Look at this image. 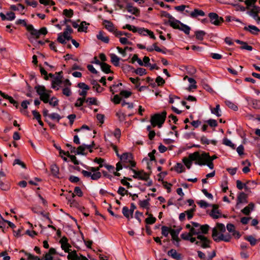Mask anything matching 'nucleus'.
I'll use <instances>...</instances> for the list:
<instances>
[{
  "label": "nucleus",
  "mask_w": 260,
  "mask_h": 260,
  "mask_svg": "<svg viewBox=\"0 0 260 260\" xmlns=\"http://www.w3.org/2000/svg\"><path fill=\"white\" fill-rule=\"evenodd\" d=\"M103 166V164L96 167L85 166V168L88 171L83 170L81 173L86 178H90L93 180H98L102 177L101 173L99 171Z\"/></svg>",
  "instance_id": "f257e3e1"
},
{
  "label": "nucleus",
  "mask_w": 260,
  "mask_h": 260,
  "mask_svg": "<svg viewBox=\"0 0 260 260\" xmlns=\"http://www.w3.org/2000/svg\"><path fill=\"white\" fill-rule=\"evenodd\" d=\"M166 116L167 112L166 111L152 115L150 119L152 126L153 127L157 126L159 128H160L165 121Z\"/></svg>",
  "instance_id": "f03ea898"
},
{
  "label": "nucleus",
  "mask_w": 260,
  "mask_h": 260,
  "mask_svg": "<svg viewBox=\"0 0 260 260\" xmlns=\"http://www.w3.org/2000/svg\"><path fill=\"white\" fill-rule=\"evenodd\" d=\"M216 158H217V156L215 155L210 156L209 153L203 152L200 154L199 166L207 165L210 169H213L214 165L212 161Z\"/></svg>",
  "instance_id": "7ed1b4c3"
},
{
  "label": "nucleus",
  "mask_w": 260,
  "mask_h": 260,
  "mask_svg": "<svg viewBox=\"0 0 260 260\" xmlns=\"http://www.w3.org/2000/svg\"><path fill=\"white\" fill-rule=\"evenodd\" d=\"M182 160L187 168L189 169L191 168L192 161H195V164L199 165L200 154L198 151H196L189 154L188 157H184Z\"/></svg>",
  "instance_id": "20e7f679"
},
{
  "label": "nucleus",
  "mask_w": 260,
  "mask_h": 260,
  "mask_svg": "<svg viewBox=\"0 0 260 260\" xmlns=\"http://www.w3.org/2000/svg\"><path fill=\"white\" fill-rule=\"evenodd\" d=\"M212 236L213 237V240L218 242L221 241H223L224 242H229L230 241L232 237L230 235H223L222 234L219 235L217 233V231L216 228H213L212 230Z\"/></svg>",
  "instance_id": "39448f33"
},
{
  "label": "nucleus",
  "mask_w": 260,
  "mask_h": 260,
  "mask_svg": "<svg viewBox=\"0 0 260 260\" xmlns=\"http://www.w3.org/2000/svg\"><path fill=\"white\" fill-rule=\"evenodd\" d=\"M171 27L174 29H178L183 31L186 35H189L190 30L189 26L183 24L178 20L175 21V23H172Z\"/></svg>",
  "instance_id": "423d86ee"
},
{
  "label": "nucleus",
  "mask_w": 260,
  "mask_h": 260,
  "mask_svg": "<svg viewBox=\"0 0 260 260\" xmlns=\"http://www.w3.org/2000/svg\"><path fill=\"white\" fill-rule=\"evenodd\" d=\"M197 238L199 241H196V245L200 246L203 248L210 247V241L207 237L202 235H198Z\"/></svg>",
  "instance_id": "0eeeda50"
},
{
  "label": "nucleus",
  "mask_w": 260,
  "mask_h": 260,
  "mask_svg": "<svg viewBox=\"0 0 260 260\" xmlns=\"http://www.w3.org/2000/svg\"><path fill=\"white\" fill-rule=\"evenodd\" d=\"M132 171L134 173L133 177L135 179L147 181L149 178V175L145 172L143 170L138 171L134 169H132Z\"/></svg>",
  "instance_id": "6e6552de"
},
{
  "label": "nucleus",
  "mask_w": 260,
  "mask_h": 260,
  "mask_svg": "<svg viewBox=\"0 0 260 260\" xmlns=\"http://www.w3.org/2000/svg\"><path fill=\"white\" fill-rule=\"evenodd\" d=\"M211 23L215 25H219L223 22V19L215 13H210L208 15Z\"/></svg>",
  "instance_id": "1a4fd4ad"
},
{
  "label": "nucleus",
  "mask_w": 260,
  "mask_h": 260,
  "mask_svg": "<svg viewBox=\"0 0 260 260\" xmlns=\"http://www.w3.org/2000/svg\"><path fill=\"white\" fill-rule=\"evenodd\" d=\"M67 258L69 260H88L87 258L81 254L79 256L76 250L69 252Z\"/></svg>",
  "instance_id": "9d476101"
},
{
  "label": "nucleus",
  "mask_w": 260,
  "mask_h": 260,
  "mask_svg": "<svg viewBox=\"0 0 260 260\" xmlns=\"http://www.w3.org/2000/svg\"><path fill=\"white\" fill-rule=\"evenodd\" d=\"M62 72H58L57 73L58 76L55 77L52 81V87L56 90H58L59 89V87L60 86V84L62 83V77L60 76V74Z\"/></svg>",
  "instance_id": "9b49d317"
},
{
  "label": "nucleus",
  "mask_w": 260,
  "mask_h": 260,
  "mask_svg": "<svg viewBox=\"0 0 260 260\" xmlns=\"http://www.w3.org/2000/svg\"><path fill=\"white\" fill-rule=\"evenodd\" d=\"M61 244V248L65 252H70V248L71 247L70 244L68 243V240L66 237H62L59 241Z\"/></svg>",
  "instance_id": "f8f14e48"
},
{
  "label": "nucleus",
  "mask_w": 260,
  "mask_h": 260,
  "mask_svg": "<svg viewBox=\"0 0 260 260\" xmlns=\"http://www.w3.org/2000/svg\"><path fill=\"white\" fill-rule=\"evenodd\" d=\"M125 9L128 12L133 15H135L136 16H138L140 15V10L134 7L131 3H127L126 5Z\"/></svg>",
  "instance_id": "ddd939ff"
},
{
  "label": "nucleus",
  "mask_w": 260,
  "mask_h": 260,
  "mask_svg": "<svg viewBox=\"0 0 260 260\" xmlns=\"http://www.w3.org/2000/svg\"><path fill=\"white\" fill-rule=\"evenodd\" d=\"M0 17L2 20L12 21L15 18V13L13 12H9L5 15L3 13H0Z\"/></svg>",
  "instance_id": "4468645a"
},
{
  "label": "nucleus",
  "mask_w": 260,
  "mask_h": 260,
  "mask_svg": "<svg viewBox=\"0 0 260 260\" xmlns=\"http://www.w3.org/2000/svg\"><path fill=\"white\" fill-rule=\"evenodd\" d=\"M94 142H92V145H82L81 146H79L77 149V154H84V151L85 149H89L90 152H92L91 148L93 147V145H94Z\"/></svg>",
  "instance_id": "2eb2a0df"
},
{
  "label": "nucleus",
  "mask_w": 260,
  "mask_h": 260,
  "mask_svg": "<svg viewBox=\"0 0 260 260\" xmlns=\"http://www.w3.org/2000/svg\"><path fill=\"white\" fill-rule=\"evenodd\" d=\"M168 255L176 260H181L182 258L181 254L177 252V251L174 249L169 250Z\"/></svg>",
  "instance_id": "dca6fc26"
},
{
  "label": "nucleus",
  "mask_w": 260,
  "mask_h": 260,
  "mask_svg": "<svg viewBox=\"0 0 260 260\" xmlns=\"http://www.w3.org/2000/svg\"><path fill=\"white\" fill-rule=\"evenodd\" d=\"M244 29L249 31L253 35H257L260 31L258 27L252 25H249L247 26H245Z\"/></svg>",
  "instance_id": "f3484780"
},
{
  "label": "nucleus",
  "mask_w": 260,
  "mask_h": 260,
  "mask_svg": "<svg viewBox=\"0 0 260 260\" xmlns=\"http://www.w3.org/2000/svg\"><path fill=\"white\" fill-rule=\"evenodd\" d=\"M180 229L177 230H171L170 234L172 236V239L177 242V245L178 246L180 239L178 238V234L180 232Z\"/></svg>",
  "instance_id": "a211bd4d"
},
{
  "label": "nucleus",
  "mask_w": 260,
  "mask_h": 260,
  "mask_svg": "<svg viewBox=\"0 0 260 260\" xmlns=\"http://www.w3.org/2000/svg\"><path fill=\"white\" fill-rule=\"evenodd\" d=\"M119 158L124 162H128L133 158L132 153L128 152L123 153L120 155Z\"/></svg>",
  "instance_id": "6ab92c4d"
},
{
  "label": "nucleus",
  "mask_w": 260,
  "mask_h": 260,
  "mask_svg": "<svg viewBox=\"0 0 260 260\" xmlns=\"http://www.w3.org/2000/svg\"><path fill=\"white\" fill-rule=\"evenodd\" d=\"M205 15V13L203 11L198 9H194V10L190 13V16L192 18H196L199 16H204Z\"/></svg>",
  "instance_id": "aec40b11"
},
{
  "label": "nucleus",
  "mask_w": 260,
  "mask_h": 260,
  "mask_svg": "<svg viewBox=\"0 0 260 260\" xmlns=\"http://www.w3.org/2000/svg\"><path fill=\"white\" fill-rule=\"evenodd\" d=\"M161 13L162 16L169 18L168 23L170 26H171L172 23H175V21L177 20V19L173 17L170 14L166 11H161Z\"/></svg>",
  "instance_id": "412c9836"
},
{
  "label": "nucleus",
  "mask_w": 260,
  "mask_h": 260,
  "mask_svg": "<svg viewBox=\"0 0 260 260\" xmlns=\"http://www.w3.org/2000/svg\"><path fill=\"white\" fill-rule=\"evenodd\" d=\"M254 207V204L252 203H250L247 206L244 207L241 211L244 214L248 215L253 210Z\"/></svg>",
  "instance_id": "4be33fe9"
},
{
  "label": "nucleus",
  "mask_w": 260,
  "mask_h": 260,
  "mask_svg": "<svg viewBox=\"0 0 260 260\" xmlns=\"http://www.w3.org/2000/svg\"><path fill=\"white\" fill-rule=\"evenodd\" d=\"M210 215L214 219H217L221 216V213L216 208V205L213 206V209L211 210Z\"/></svg>",
  "instance_id": "5701e85b"
},
{
  "label": "nucleus",
  "mask_w": 260,
  "mask_h": 260,
  "mask_svg": "<svg viewBox=\"0 0 260 260\" xmlns=\"http://www.w3.org/2000/svg\"><path fill=\"white\" fill-rule=\"evenodd\" d=\"M111 62L116 67L119 66L120 58L115 54H110Z\"/></svg>",
  "instance_id": "b1692460"
},
{
  "label": "nucleus",
  "mask_w": 260,
  "mask_h": 260,
  "mask_svg": "<svg viewBox=\"0 0 260 260\" xmlns=\"http://www.w3.org/2000/svg\"><path fill=\"white\" fill-rule=\"evenodd\" d=\"M247 195L244 192L240 193L237 198V204L247 203Z\"/></svg>",
  "instance_id": "393cba45"
},
{
  "label": "nucleus",
  "mask_w": 260,
  "mask_h": 260,
  "mask_svg": "<svg viewBox=\"0 0 260 260\" xmlns=\"http://www.w3.org/2000/svg\"><path fill=\"white\" fill-rule=\"evenodd\" d=\"M96 38L98 40H101L105 43H108L109 41V38L107 36H104V32L102 31H100L96 35Z\"/></svg>",
  "instance_id": "a878e982"
},
{
  "label": "nucleus",
  "mask_w": 260,
  "mask_h": 260,
  "mask_svg": "<svg viewBox=\"0 0 260 260\" xmlns=\"http://www.w3.org/2000/svg\"><path fill=\"white\" fill-rule=\"evenodd\" d=\"M247 13L250 16L254 15V14H258V13H260V7L254 6L249 11L247 12Z\"/></svg>",
  "instance_id": "bb28decb"
},
{
  "label": "nucleus",
  "mask_w": 260,
  "mask_h": 260,
  "mask_svg": "<svg viewBox=\"0 0 260 260\" xmlns=\"http://www.w3.org/2000/svg\"><path fill=\"white\" fill-rule=\"evenodd\" d=\"M201 142L202 144L209 145L210 143H211L214 145L216 144V141L215 140H208L205 136H202L201 138Z\"/></svg>",
  "instance_id": "cd10ccee"
},
{
  "label": "nucleus",
  "mask_w": 260,
  "mask_h": 260,
  "mask_svg": "<svg viewBox=\"0 0 260 260\" xmlns=\"http://www.w3.org/2000/svg\"><path fill=\"white\" fill-rule=\"evenodd\" d=\"M122 212L123 215L128 219H129L130 218L133 217V215L131 213L130 211H129L128 208L126 206H124L123 207Z\"/></svg>",
  "instance_id": "c85d7f7f"
},
{
  "label": "nucleus",
  "mask_w": 260,
  "mask_h": 260,
  "mask_svg": "<svg viewBox=\"0 0 260 260\" xmlns=\"http://www.w3.org/2000/svg\"><path fill=\"white\" fill-rule=\"evenodd\" d=\"M91 84L93 85V88L95 89L97 92H102L104 89V88L101 87L100 85L95 80H93Z\"/></svg>",
  "instance_id": "c756f323"
},
{
  "label": "nucleus",
  "mask_w": 260,
  "mask_h": 260,
  "mask_svg": "<svg viewBox=\"0 0 260 260\" xmlns=\"http://www.w3.org/2000/svg\"><path fill=\"white\" fill-rule=\"evenodd\" d=\"M211 112L212 114L216 115L217 117L221 116V112L220 109V106L219 104H217L216 107L212 108L210 107Z\"/></svg>",
  "instance_id": "7c9ffc66"
},
{
  "label": "nucleus",
  "mask_w": 260,
  "mask_h": 260,
  "mask_svg": "<svg viewBox=\"0 0 260 260\" xmlns=\"http://www.w3.org/2000/svg\"><path fill=\"white\" fill-rule=\"evenodd\" d=\"M196 206L195 205H193V207H192V208H191L189 210L185 211V213L186 214V215H187L188 219L189 220L192 218L193 216V213L196 211Z\"/></svg>",
  "instance_id": "2f4dec72"
},
{
  "label": "nucleus",
  "mask_w": 260,
  "mask_h": 260,
  "mask_svg": "<svg viewBox=\"0 0 260 260\" xmlns=\"http://www.w3.org/2000/svg\"><path fill=\"white\" fill-rule=\"evenodd\" d=\"M111 66L108 64L103 62L101 63V68L103 72L105 73L106 74H108L111 72L110 70Z\"/></svg>",
  "instance_id": "473e14b6"
},
{
  "label": "nucleus",
  "mask_w": 260,
  "mask_h": 260,
  "mask_svg": "<svg viewBox=\"0 0 260 260\" xmlns=\"http://www.w3.org/2000/svg\"><path fill=\"white\" fill-rule=\"evenodd\" d=\"M186 78L187 79L188 81L190 84L189 86V88L190 89H196L197 88V85H196L197 82H196V80L194 79H193L192 78L188 77L187 76H185L184 77V79Z\"/></svg>",
  "instance_id": "72a5a7b5"
},
{
  "label": "nucleus",
  "mask_w": 260,
  "mask_h": 260,
  "mask_svg": "<svg viewBox=\"0 0 260 260\" xmlns=\"http://www.w3.org/2000/svg\"><path fill=\"white\" fill-rule=\"evenodd\" d=\"M205 35L206 32L203 30H198L195 32L196 39L198 40L202 41Z\"/></svg>",
  "instance_id": "f704fd0d"
},
{
  "label": "nucleus",
  "mask_w": 260,
  "mask_h": 260,
  "mask_svg": "<svg viewBox=\"0 0 260 260\" xmlns=\"http://www.w3.org/2000/svg\"><path fill=\"white\" fill-rule=\"evenodd\" d=\"M105 27L110 32H114V27L112 22L108 20H105Z\"/></svg>",
  "instance_id": "c9c22d12"
},
{
  "label": "nucleus",
  "mask_w": 260,
  "mask_h": 260,
  "mask_svg": "<svg viewBox=\"0 0 260 260\" xmlns=\"http://www.w3.org/2000/svg\"><path fill=\"white\" fill-rule=\"evenodd\" d=\"M50 98L49 93L46 92L43 94L40 95V98L45 103H48L49 102Z\"/></svg>",
  "instance_id": "e433bc0d"
},
{
  "label": "nucleus",
  "mask_w": 260,
  "mask_h": 260,
  "mask_svg": "<svg viewBox=\"0 0 260 260\" xmlns=\"http://www.w3.org/2000/svg\"><path fill=\"white\" fill-rule=\"evenodd\" d=\"M35 89H36L37 92L39 95H41L43 93L46 92L45 87L43 86H36Z\"/></svg>",
  "instance_id": "4c0bfd02"
},
{
  "label": "nucleus",
  "mask_w": 260,
  "mask_h": 260,
  "mask_svg": "<svg viewBox=\"0 0 260 260\" xmlns=\"http://www.w3.org/2000/svg\"><path fill=\"white\" fill-rule=\"evenodd\" d=\"M75 193L79 197H81L83 196V192L81 188L78 186L75 187L74 193H72V198H74V197L75 196Z\"/></svg>",
  "instance_id": "58836bf2"
},
{
  "label": "nucleus",
  "mask_w": 260,
  "mask_h": 260,
  "mask_svg": "<svg viewBox=\"0 0 260 260\" xmlns=\"http://www.w3.org/2000/svg\"><path fill=\"white\" fill-rule=\"evenodd\" d=\"M86 23L85 21H82L80 23L79 28H78V31L79 32H85L87 29V26L86 25Z\"/></svg>",
  "instance_id": "ea45409f"
},
{
  "label": "nucleus",
  "mask_w": 260,
  "mask_h": 260,
  "mask_svg": "<svg viewBox=\"0 0 260 260\" xmlns=\"http://www.w3.org/2000/svg\"><path fill=\"white\" fill-rule=\"evenodd\" d=\"M51 171L54 176H57L59 173V168L56 165H52L51 166Z\"/></svg>",
  "instance_id": "a19ab883"
},
{
  "label": "nucleus",
  "mask_w": 260,
  "mask_h": 260,
  "mask_svg": "<svg viewBox=\"0 0 260 260\" xmlns=\"http://www.w3.org/2000/svg\"><path fill=\"white\" fill-rule=\"evenodd\" d=\"M245 239L248 241L252 246H254L256 243V239L252 236H248L245 237Z\"/></svg>",
  "instance_id": "79ce46f5"
},
{
  "label": "nucleus",
  "mask_w": 260,
  "mask_h": 260,
  "mask_svg": "<svg viewBox=\"0 0 260 260\" xmlns=\"http://www.w3.org/2000/svg\"><path fill=\"white\" fill-rule=\"evenodd\" d=\"M117 193L122 197L124 196L125 194H128V191L126 190L123 187L120 186L117 190Z\"/></svg>",
  "instance_id": "37998d69"
},
{
  "label": "nucleus",
  "mask_w": 260,
  "mask_h": 260,
  "mask_svg": "<svg viewBox=\"0 0 260 260\" xmlns=\"http://www.w3.org/2000/svg\"><path fill=\"white\" fill-rule=\"evenodd\" d=\"M156 218L152 216L151 214L149 215V217L145 219V222L148 224H152L156 221Z\"/></svg>",
  "instance_id": "c03bdc74"
},
{
  "label": "nucleus",
  "mask_w": 260,
  "mask_h": 260,
  "mask_svg": "<svg viewBox=\"0 0 260 260\" xmlns=\"http://www.w3.org/2000/svg\"><path fill=\"white\" fill-rule=\"evenodd\" d=\"M86 102L89 105H98L97 99L95 98H88L86 99Z\"/></svg>",
  "instance_id": "a18cd8bd"
},
{
  "label": "nucleus",
  "mask_w": 260,
  "mask_h": 260,
  "mask_svg": "<svg viewBox=\"0 0 260 260\" xmlns=\"http://www.w3.org/2000/svg\"><path fill=\"white\" fill-rule=\"evenodd\" d=\"M134 73L140 76H143L146 74V71L142 68H138L134 71Z\"/></svg>",
  "instance_id": "49530a36"
},
{
  "label": "nucleus",
  "mask_w": 260,
  "mask_h": 260,
  "mask_svg": "<svg viewBox=\"0 0 260 260\" xmlns=\"http://www.w3.org/2000/svg\"><path fill=\"white\" fill-rule=\"evenodd\" d=\"M171 230L170 228L166 226H162L161 227V234L165 237H167L169 232L170 233Z\"/></svg>",
  "instance_id": "de8ad7c7"
},
{
  "label": "nucleus",
  "mask_w": 260,
  "mask_h": 260,
  "mask_svg": "<svg viewBox=\"0 0 260 260\" xmlns=\"http://www.w3.org/2000/svg\"><path fill=\"white\" fill-rule=\"evenodd\" d=\"M49 117L52 120H56L57 122H59L61 117L56 113H52L49 114Z\"/></svg>",
  "instance_id": "09e8293b"
},
{
  "label": "nucleus",
  "mask_w": 260,
  "mask_h": 260,
  "mask_svg": "<svg viewBox=\"0 0 260 260\" xmlns=\"http://www.w3.org/2000/svg\"><path fill=\"white\" fill-rule=\"evenodd\" d=\"M223 144L226 146L231 147L233 149L235 148V145L228 138H224L223 139Z\"/></svg>",
  "instance_id": "8fccbe9b"
},
{
  "label": "nucleus",
  "mask_w": 260,
  "mask_h": 260,
  "mask_svg": "<svg viewBox=\"0 0 260 260\" xmlns=\"http://www.w3.org/2000/svg\"><path fill=\"white\" fill-rule=\"evenodd\" d=\"M50 105L55 107L58 105V100L55 97H52L50 100H49Z\"/></svg>",
  "instance_id": "3c124183"
},
{
  "label": "nucleus",
  "mask_w": 260,
  "mask_h": 260,
  "mask_svg": "<svg viewBox=\"0 0 260 260\" xmlns=\"http://www.w3.org/2000/svg\"><path fill=\"white\" fill-rule=\"evenodd\" d=\"M137 61L138 64L142 66H143V61L138 57V55L137 54L134 55L132 58V63H134L135 61Z\"/></svg>",
  "instance_id": "603ef678"
},
{
  "label": "nucleus",
  "mask_w": 260,
  "mask_h": 260,
  "mask_svg": "<svg viewBox=\"0 0 260 260\" xmlns=\"http://www.w3.org/2000/svg\"><path fill=\"white\" fill-rule=\"evenodd\" d=\"M149 199L144 200L140 201V206L143 208H147L149 205Z\"/></svg>",
  "instance_id": "864d4df0"
},
{
  "label": "nucleus",
  "mask_w": 260,
  "mask_h": 260,
  "mask_svg": "<svg viewBox=\"0 0 260 260\" xmlns=\"http://www.w3.org/2000/svg\"><path fill=\"white\" fill-rule=\"evenodd\" d=\"M114 34H115L116 37H118V36H122V35H125L127 37L129 38L130 36H131V34L128 33V32H124V31H114Z\"/></svg>",
  "instance_id": "5fc2aeb1"
},
{
  "label": "nucleus",
  "mask_w": 260,
  "mask_h": 260,
  "mask_svg": "<svg viewBox=\"0 0 260 260\" xmlns=\"http://www.w3.org/2000/svg\"><path fill=\"white\" fill-rule=\"evenodd\" d=\"M148 29H145V28H137V32H138L139 34L142 35L144 36L147 35L148 33Z\"/></svg>",
  "instance_id": "6e6d98bb"
},
{
  "label": "nucleus",
  "mask_w": 260,
  "mask_h": 260,
  "mask_svg": "<svg viewBox=\"0 0 260 260\" xmlns=\"http://www.w3.org/2000/svg\"><path fill=\"white\" fill-rule=\"evenodd\" d=\"M63 14L66 17L71 18L73 15V11L72 9H64L63 11Z\"/></svg>",
  "instance_id": "4d7b16f0"
},
{
  "label": "nucleus",
  "mask_w": 260,
  "mask_h": 260,
  "mask_svg": "<svg viewBox=\"0 0 260 260\" xmlns=\"http://www.w3.org/2000/svg\"><path fill=\"white\" fill-rule=\"evenodd\" d=\"M226 105L231 109H233L234 111H237L238 110V107L233 103L231 101H226Z\"/></svg>",
  "instance_id": "13d9d810"
},
{
  "label": "nucleus",
  "mask_w": 260,
  "mask_h": 260,
  "mask_svg": "<svg viewBox=\"0 0 260 260\" xmlns=\"http://www.w3.org/2000/svg\"><path fill=\"white\" fill-rule=\"evenodd\" d=\"M123 29H127L129 30L132 31L133 32H137V27L134 26H132L130 24H126L122 27Z\"/></svg>",
  "instance_id": "bf43d9fd"
},
{
  "label": "nucleus",
  "mask_w": 260,
  "mask_h": 260,
  "mask_svg": "<svg viewBox=\"0 0 260 260\" xmlns=\"http://www.w3.org/2000/svg\"><path fill=\"white\" fill-rule=\"evenodd\" d=\"M214 228H216L217 231L219 230L221 232H224L225 231V228L223 223H218L216 224V226Z\"/></svg>",
  "instance_id": "052dcab7"
},
{
  "label": "nucleus",
  "mask_w": 260,
  "mask_h": 260,
  "mask_svg": "<svg viewBox=\"0 0 260 260\" xmlns=\"http://www.w3.org/2000/svg\"><path fill=\"white\" fill-rule=\"evenodd\" d=\"M209 229V226L208 224H204L200 226V230L202 234H206L208 233Z\"/></svg>",
  "instance_id": "680f3d73"
},
{
  "label": "nucleus",
  "mask_w": 260,
  "mask_h": 260,
  "mask_svg": "<svg viewBox=\"0 0 260 260\" xmlns=\"http://www.w3.org/2000/svg\"><path fill=\"white\" fill-rule=\"evenodd\" d=\"M155 82L158 86H162L165 83V80L160 76H158L155 79Z\"/></svg>",
  "instance_id": "e2e57ef3"
},
{
  "label": "nucleus",
  "mask_w": 260,
  "mask_h": 260,
  "mask_svg": "<svg viewBox=\"0 0 260 260\" xmlns=\"http://www.w3.org/2000/svg\"><path fill=\"white\" fill-rule=\"evenodd\" d=\"M62 93L67 96H69L72 94V91L69 87H66L62 89Z\"/></svg>",
  "instance_id": "0e129e2a"
},
{
  "label": "nucleus",
  "mask_w": 260,
  "mask_h": 260,
  "mask_svg": "<svg viewBox=\"0 0 260 260\" xmlns=\"http://www.w3.org/2000/svg\"><path fill=\"white\" fill-rule=\"evenodd\" d=\"M183 166L181 163H177L175 167V170L177 172L181 173L183 172Z\"/></svg>",
  "instance_id": "69168bd1"
},
{
  "label": "nucleus",
  "mask_w": 260,
  "mask_h": 260,
  "mask_svg": "<svg viewBox=\"0 0 260 260\" xmlns=\"http://www.w3.org/2000/svg\"><path fill=\"white\" fill-rule=\"evenodd\" d=\"M85 101V98H79L77 99L76 102L75 103V106L77 107H80L82 106L83 103Z\"/></svg>",
  "instance_id": "338daca9"
},
{
  "label": "nucleus",
  "mask_w": 260,
  "mask_h": 260,
  "mask_svg": "<svg viewBox=\"0 0 260 260\" xmlns=\"http://www.w3.org/2000/svg\"><path fill=\"white\" fill-rule=\"evenodd\" d=\"M25 255L27 256V259L28 260H41V258L38 256H34L30 253H26Z\"/></svg>",
  "instance_id": "774afa93"
}]
</instances>
